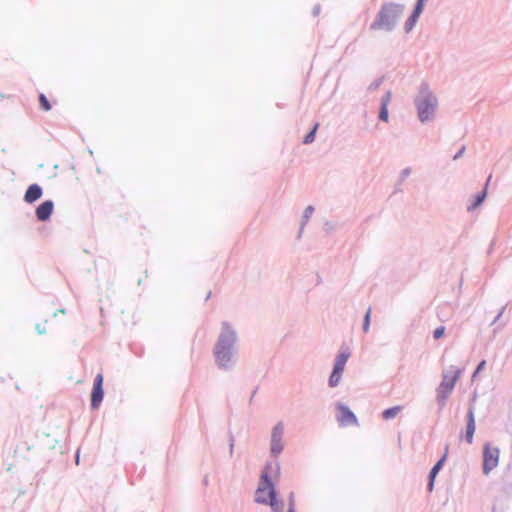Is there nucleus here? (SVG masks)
<instances>
[{
    "mask_svg": "<svg viewBox=\"0 0 512 512\" xmlns=\"http://www.w3.org/2000/svg\"><path fill=\"white\" fill-rule=\"evenodd\" d=\"M238 335L229 322H222L220 333L213 348L216 366L221 370H231L237 362Z\"/></svg>",
    "mask_w": 512,
    "mask_h": 512,
    "instance_id": "f257e3e1",
    "label": "nucleus"
},
{
    "mask_svg": "<svg viewBox=\"0 0 512 512\" xmlns=\"http://www.w3.org/2000/svg\"><path fill=\"white\" fill-rule=\"evenodd\" d=\"M417 117L423 124L435 120L438 109V98L426 83H422L414 98Z\"/></svg>",
    "mask_w": 512,
    "mask_h": 512,
    "instance_id": "f03ea898",
    "label": "nucleus"
},
{
    "mask_svg": "<svg viewBox=\"0 0 512 512\" xmlns=\"http://www.w3.org/2000/svg\"><path fill=\"white\" fill-rule=\"evenodd\" d=\"M272 468L271 464H267L262 471L260 481L255 492V501L259 504L269 505L273 512H283L284 504L276 497L275 487L268 476V470Z\"/></svg>",
    "mask_w": 512,
    "mask_h": 512,
    "instance_id": "7ed1b4c3",
    "label": "nucleus"
},
{
    "mask_svg": "<svg viewBox=\"0 0 512 512\" xmlns=\"http://www.w3.org/2000/svg\"><path fill=\"white\" fill-rule=\"evenodd\" d=\"M403 4L387 3L384 4L378 13L377 18L371 24V30H385L387 32L392 31L399 18L404 11Z\"/></svg>",
    "mask_w": 512,
    "mask_h": 512,
    "instance_id": "20e7f679",
    "label": "nucleus"
},
{
    "mask_svg": "<svg viewBox=\"0 0 512 512\" xmlns=\"http://www.w3.org/2000/svg\"><path fill=\"white\" fill-rule=\"evenodd\" d=\"M500 450L486 443L483 448V474L489 475L499 463Z\"/></svg>",
    "mask_w": 512,
    "mask_h": 512,
    "instance_id": "39448f33",
    "label": "nucleus"
},
{
    "mask_svg": "<svg viewBox=\"0 0 512 512\" xmlns=\"http://www.w3.org/2000/svg\"><path fill=\"white\" fill-rule=\"evenodd\" d=\"M284 425L278 422L271 431L270 453L271 456L277 457L284 448L283 444Z\"/></svg>",
    "mask_w": 512,
    "mask_h": 512,
    "instance_id": "423d86ee",
    "label": "nucleus"
},
{
    "mask_svg": "<svg viewBox=\"0 0 512 512\" xmlns=\"http://www.w3.org/2000/svg\"><path fill=\"white\" fill-rule=\"evenodd\" d=\"M461 375V370L456 366H450L448 369L444 370L442 373V381L438 388L442 389V391L451 392L454 389V386Z\"/></svg>",
    "mask_w": 512,
    "mask_h": 512,
    "instance_id": "0eeeda50",
    "label": "nucleus"
},
{
    "mask_svg": "<svg viewBox=\"0 0 512 512\" xmlns=\"http://www.w3.org/2000/svg\"><path fill=\"white\" fill-rule=\"evenodd\" d=\"M337 420L341 426L358 425L355 414L342 403L337 404Z\"/></svg>",
    "mask_w": 512,
    "mask_h": 512,
    "instance_id": "6e6552de",
    "label": "nucleus"
},
{
    "mask_svg": "<svg viewBox=\"0 0 512 512\" xmlns=\"http://www.w3.org/2000/svg\"><path fill=\"white\" fill-rule=\"evenodd\" d=\"M103 376L97 374L94 379L93 389L91 393V407L97 409L103 400Z\"/></svg>",
    "mask_w": 512,
    "mask_h": 512,
    "instance_id": "1a4fd4ad",
    "label": "nucleus"
},
{
    "mask_svg": "<svg viewBox=\"0 0 512 512\" xmlns=\"http://www.w3.org/2000/svg\"><path fill=\"white\" fill-rule=\"evenodd\" d=\"M476 425H475V415H474V407L470 406L467 412V425L465 432V439L467 443L471 444L473 442V436L475 433Z\"/></svg>",
    "mask_w": 512,
    "mask_h": 512,
    "instance_id": "9d476101",
    "label": "nucleus"
},
{
    "mask_svg": "<svg viewBox=\"0 0 512 512\" xmlns=\"http://www.w3.org/2000/svg\"><path fill=\"white\" fill-rule=\"evenodd\" d=\"M54 204L51 200L44 201L36 209V216L39 221H47L53 211Z\"/></svg>",
    "mask_w": 512,
    "mask_h": 512,
    "instance_id": "9b49d317",
    "label": "nucleus"
},
{
    "mask_svg": "<svg viewBox=\"0 0 512 512\" xmlns=\"http://www.w3.org/2000/svg\"><path fill=\"white\" fill-rule=\"evenodd\" d=\"M350 357V351L348 348L340 350L339 354L335 358L333 371L343 374L345 365Z\"/></svg>",
    "mask_w": 512,
    "mask_h": 512,
    "instance_id": "f8f14e48",
    "label": "nucleus"
},
{
    "mask_svg": "<svg viewBox=\"0 0 512 512\" xmlns=\"http://www.w3.org/2000/svg\"><path fill=\"white\" fill-rule=\"evenodd\" d=\"M42 196V188L38 184H32L26 190L24 200L33 203Z\"/></svg>",
    "mask_w": 512,
    "mask_h": 512,
    "instance_id": "ddd939ff",
    "label": "nucleus"
},
{
    "mask_svg": "<svg viewBox=\"0 0 512 512\" xmlns=\"http://www.w3.org/2000/svg\"><path fill=\"white\" fill-rule=\"evenodd\" d=\"M423 10H421L420 7H415L414 10H413V13L411 14V16L407 19V21L405 22V25H404V29L406 32H410L415 24L417 23L421 13H422Z\"/></svg>",
    "mask_w": 512,
    "mask_h": 512,
    "instance_id": "4468645a",
    "label": "nucleus"
},
{
    "mask_svg": "<svg viewBox=\"0 0 512 512\" xmlns=\"http://www.w3.org/2000/svg\"><path fill=\"white\" fill-rule=\"evenodd\" d=\"M423 10H421L420 7H415L414 10H413V13L411 14V16L407 19V21L405 22V25H404V29L406 32H410L415 24L417 23L421 13H422Z\"/></svg>",
    "mask_w": 512,
    "mask_h": 512,
    "instance_id": "2eb2a0df",
    "label": "nucleus"
},
{
    "mask_svg": "<svg viewBox=\"0 0 512 512\" xmlns=\"http://www.w3.org/2000/svg\"><path fill=\"white\" fill-rule=\"evenodd\" d=\"M445 455L433 466V468L431 469L430 471V474H429V483H428V490L429 491H432L433 490V487H434V480H435V477L436 475L438 474V472L440 471V469L442 468L443 466V463L445 461Z\"/></svg>",
    "mask_w": 512,
    "mask_h": 512,
    "instance_id": "dca6fc26",
    "label": "nucleus"
},
{
    "mask_svg": "<svg viewBox=\"0 0 512 512\" xmlns=\"http://www.w3.org/2000/svg\"><path fill=\"white\" fill-rule=\"evenodd\" d=\"M401 410H402L401 406H394V407L388 408L382 412V418L384 420L393 419L400 413Z\"/></svg>",
    "mask_w": 512,
    "mask_h": 512,
    "instance_id": "f3484780",
    "label": "nucleus"
},
{
    "mask_svg": "<svg viewBox=\"0 0 512 512\" xmlns=\"http://www.w3.org/2000/svg\"><path fill=\"white\" fill-rule=\"evenodd\" d=\"M314 212V207L309 205L305 208L304 210V213H303V216H302V221H301V226H300V232H299V237L301 236V233L305 227V225L307 224V222L309 221V219L311 218L312 214Z\"/></svg>",
    "mask_w": 512,
    "mask_h": 512,
    "instance_id": "a211bd4d",
    "label": "nucleus"
},
{
    "mask_svg": "<svg viewBox=\"0 0 512 512\" xmlns=\"http://www.w3.org/2000/svg\"><path fill=\"white\" fill-rule=\"evenodd\" d=\"M486 194H487L486 189H484L481 193L477 194L475 196L474 202L468 206V210H474L477 207H479L483 203V201L486 197Z\"/></svg>",
    "mask_w": 512,
    "mask_h": 512,
    "instance_id": "6ab92c4d",
    "label": "nucleus"
},
{
    "mask_svg": "<svg viewBox=\"0 0 512 512\" xmlns=\"http://www.w3.org/2000/svg\"><path fill=\"white\" fill-rule=\"evenodd\" d=\"M451 392L442 391V389H437V402L440 405V407H444L446 405V401L449 397Z\"/></svg>",
    "mask_w": 512,
    "mask_h": 512,
    "instance_id": "aec40b11",
    "label": "nucleus"
},
{
    "mask_svg": "<svg viewBox=\"0 0 512 512\" xmlns=\"http://www.w3.org/2000/svg\"><path fill=\"white\" fill-rule=\"evenodd\" d=\"M341 377H342L341 373L335 372L332 370V373L329 377V386L332 388L336 387L339 384Z\"/></svg>",
    "mask_w": 512,
    "mask_h": 512,
    "instance_id": "412c9836",
    "label": "nucleus"
},
{
    "mask_svg": "<svg viewBox=\"0 0 512 512\" xmlns=\"http://www.w3.org/2000/svg\"><path fill=\"white\" fill-rule=\"evenodd\" d=\"M318 127H319V124H318V123H316V124L314 125V127L312 128V130H311V131H310V132L305 136V138H304V140H303V143H304V144H310V143H312V142L314 141V139H315V134H316V132H317Z\"/></svg>",
    "mask_w": 512,
    "mask_h": 512,
    "instance_id": "4be33fe9",
    "label": "nucleus"
},
{
    "mask_svg": "<svg viewBox=\"0 0 512 512\" xmlns=\"http://www.w3.org/2000/svg\"><path fill=\"white\" fill-rule=\"evenodd\" d=\"M39 101L40 106L44 111H49L51 109V105L44 94H40Z\"/></svg>",
    "mask_w": 512,
    "mask_h": 512,
    "instance_id": "5701e85b",
    "label": "nucleus"
},
{
    "mask_svg": "<svg viewBox=\"0 0 512 512\" xmlns=\"http://www.w3.org/2000/svg\"><path fill=\"white\" fill-rule=\"evenodd\" d=\"M371 308H369L363 319V331L368 332L370 328Z\"/></svg>",
    "mask_w": 512,
    "mask_h": 512,
    "instance_id": "b1692460",
    "label": "nucleus"
},
{
    "mask_svg": "<svg viewBox=\"0 0 512 512\" xmlns=\"http://www.w3.org/2000/svg\"><path fill=\"white\" fill-rule=\"evenodd\" d=\"M379 119L384 122H388L389 119V113H388V107H380L379 111Z\"/></svg>",
    "mask_w": 512,
    "mask_h": 512,
    "instance_id": "393cba45",
    "label": "nucleus"
},
{
    "mask_svg": "<svg viewBox=\"0 0 512 512\" xmlns=\"http://www.w3.org/2000/svg\"><path fill=\"white\" fill-rule=\"evenodd\" d=\"M445 333V327L444 326H439L437 327L434 332H433V337L434 339H440Z\"/></svg>",
    "mask_w": 512,
    "mask_h": 512,
    "instance_id": "a878e982",
    "label": "nucleus"
},
{
    "mask_svg": "<svg viewBox=\"0 0 512 512\" xmlns=\"http://www.w3.org/2000/svg\"><path fill=\"white\" fill-rule=\"evenodd\" d=\"M391 92L387 91L386 94L381 99V106L382 107H388L390 101H391Z\"/></svg>",
    "mask_w": 512,
    "mask_h": 512,
    "instance_id": "bb28decb",
    "label": "nucleus"
},
{
    "mask_svg": "<svg viewBox=\"0 0 512 512\" xmlns=\"http://www.w3.org/2000/svg\"><path fill=\"white\" fill-rule=\"evenodd\" d=\"M287 512H295V501H294L293 493H291L289 495V503H288V511Z\"/></svg>",
    "mask_w": 512,
    "mask_h": 512,
    "instance_id": "cd10ccee",
    "label": "nucleus"
},
{
    "mask_svg": "<svg viewBox=\"0 0 512 512\" xmlns=\"http://www.w3.org/2000/svg\"><path fill=\"white\" fill-rule=\"evenodd\" d=\"M381 83H382V78L375 80L374 82H372L369 85L368 90H370V91L377 90L380 87Z\"/></svg>",
    "mask_w": 512,
    "mask_h": 512,
    "instance_id": "c85d7f7f",
    "label": "nucleus"
},
{
    "mask_svg": "<svg viewBox=\"0 0 512 512\" xmlns=\"http://www.w3.org/2000/svg\"><path fill=\"white\" fill-rule=\"evenodd\" d=\"M410 174H411V168H410V167L404 168V169L400 172V178H401V180H405V179H406Z\"/></svg>",
    "mask_w": 512,
    "mask_h": 512,
    "instance_id": "c756f323",
    "label": "nucleus"
},
{
    "mask_svg": "<svg viewBox=\"0 0 512 512\" xmlns=\"http://www.w3.org/2000/svg\"><path fill=\"white\" fill-rule=\"evenodd\" d=\"M485 366H486V361H485V360L481 361V362L478 364V366H477V368H476V370H475V372H474L473 377H475V376H476V374H478L479 372H481L482 370H484V369H485Z\"/></svg>",
    "mask_w": 512,
    "mask_h": 512,
    "instance_id": "7c9ffc66",
    "label": "nucleus"
},
{
    "mask_svg": "<svg viewBox=\"0 0 512 512\" xmlns=\"http://www.w3.org/2000/svg\"><path fill=\"white\" fill-rule=\"evenodd\" d=\"M465 151V147L463 146L453 157L454 160L459 159Z\"/></svg>",
    "mask_w": 512,
    "mask_h": 512,
    "instance_id": "2f4dec72",
    "label": "nucleus"
},
{
    "mask_svg": "<svg viewBox=\"0 0 512 512\" xmlns=\"http://www.w3.org/2000/svg\"><path fill=\"white\" fill-rule=\"evenodd\" d=\"M36 330L39 334H44L46 331H45V328L44 327H41L40 324H37L36 325Z\"/></svg>",
    "mask_w": 512,
    "mask_h": 512,
    "instance_id": "473e14b6",
    "label": "nucleus"
},
{
    "mask_svg": "<svg viewBox=\"0 0 512 512\" xmlns=\"http://www.w3.org/2000/svg\"><path fill=\"white\" fill-rule=\"evenodd\" d=\"M425 1L426 0H417L415 7H420L421 10H423Z\"/></svg>",
    "mask_w": 512,
    "mask_h": 512,
    "instance_id": "72a5a7b5",
    "label": "nucleus"
},
{
    "mask_svg": "<svg viewBox=\"0 0 512 512\" xmlns=\"http://www.w3.org/2000/svg\"><path fill=\"white\" fill-rule=\"evenodd\" d=\"M319 11H320V7H319V6H316V7H314V9H313V14H314V15H318V14H319Z\"/></svg>",
    "mask_w": 512,
    "mask_h": 512,
    "instance_id": "f704fd0d",
    "label": "nucleus"
},
{
    "mask_svg": "<svg viewBox=\"0 0 512 512\" xmlns=\"http://www.w3.org/2000/svg\"><path fill=\"white\" fill-rule=\"evenodd\" d=\"M233 448H234V440H233V438H231V441H230V453L233 452Z\"/></svg>",
    "mask_w": 512,
    "mask_h": 512,
    "instance_id": "c9c22d12",
    "label": "nucleus"
},
{
    "mask_svg": "<svg viewBox=\"0 0 512 512\" xmlns=\"http://www.w3.org/2000/svg\"><path fill=\"white\" fill-rule=\"evenodd\" d=\"M58 313L64 314V313H65V309H58V310L54 313V316H56Z\"/></svg>",
    "mask_w": 512,
    "mask_h": 512,
    "instance_id": "e433bc0d",
    "label": "nucleus"
},
{
    "mask_svg": "<svg viewBox=\"0 0 512 512\" xmlns=\"http://www.w3.org/2000/svg\"><path fill=\"white\" fill-rule=\"evenodd\" d=\"M75 461H76V464L78 465L79 464V452H77V454H76Z\"/></svg>",
    "mask_w": 512,
    "mask_h": 512,
    "instance_id": "4c0bfd02",
    "label": "nucleus"
},
{
    "mask_svg": "<svg viewBox=\"0 0 512 512\" xmlns=\"http://www.w3.org/2000/svg\"><path fill=\"white\" fill-rule=\"evenodd\" d=\"M275 468H276V470L278 472L279 471V463L278 462L275 463Z\"/></svg>",
    "mask_w": 512,
    "mask_h": 512,
    "instance_id": "58836bf2",
    "label": "nucleus"
},
{
    "mask_svg": "<svg viewBox=\"0 0 512 512\" xmlns=\"http://www.w3.org/2000/svg\"><path fill=\"white\" fill-rule=\"evenodd\" d=\"M501 315H502V312H500V313L498 314V316L496 317V319H495V320H498V319L501 317Z\"/></svg>",
    "mask_w": 512,
    "mask_h": 512,
    "instance_id": "ea45409f",
    "label": "nucleus"
}]
</instances>
